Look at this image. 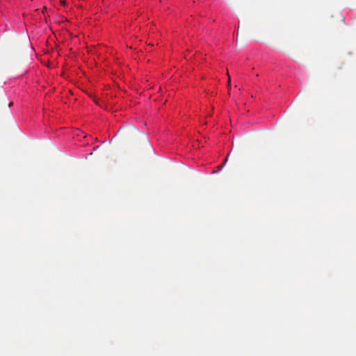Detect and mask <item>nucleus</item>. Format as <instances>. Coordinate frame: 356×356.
<instances>
[{"label":"nucleus","mask_w":356,"mask_h":356,"mask_svg":"<svg viewBox=\"0 0 356 356\" xmlns=\"http://www.w3.org/2000/svg\"><path fill=\"white\" fill-rule=\"evenodd\" d=\"M138 133V131L136 129L132 128L130 130H129L128 131H127V133H126L124 136L128 138L129 136V135L136 134Z\"/></svg>","instance_id":"f257e3e1"}]
</instances>
